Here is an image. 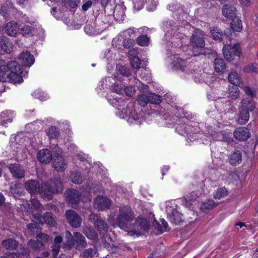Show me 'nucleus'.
<instances>
[{
  "label": "nucleus",
  "mask_w": 258,
  "mask_h": 258,
  "mask_svg": "<svg viewBox=\"0 0 258 258\" xmlns=\"http://www.w3.org/2000/svg\"><path fill=\"white\" fill-rule=\"evenodd\" d=\"M26 189L31 194L40 193L43 199L51 200L55 193L61 192L63 190L60 179L57 178L50 183L42 182L41 185L35 180H29L25 183Z\"/></svg>",
  "instance_id": "1"
},
{
  "label": "nucleus",
  "mask_w": 258,
  "mask_h": 258,
  "mask_svg": "<svg viewBox=\"0 0 258 258\" xmlns=\"http://www.w3.org/2000/svg\"><path fill=\"white\" fill-rule=\"evenodd\" d=\"M204 33L203 31L196 29L190 39V44L192 46L194 55L205 54L210 52V50L204 47Z\"/></svg>",
  "instance_id": "2"
},
{
  "label": "nucleus",
  "mask_w": 258,
  "mask_h": 258,
  "mask_svg": "<svg viewBox=\"0 0 258 258\" xmlns=\"http://www.w3.org/2000/svg\"><path fill=\"white\" fill-rule=\"evenodd\" d=\"M66 243L64 248L69 250L75 246L76 249L81 250L87 245V241L85 237L79 232H74L73 236L71 232H66Z\"/></svg>",
  "instance_id": "3"
},
{
  "label": "nucleus",
  "mask_w": 258,
  "mask_h": 258,
  "mask_svg": "<svg viewBox=\"0 0 258 258\" xmlns=\"http://www.w3.org/2000/svg\"><path fill=\"white\" fill-rule=\"evenodd\" d=\"M134 219V213L131 208L128 206H122L119 209L116 224L120 229L127 232L130 228V223Z\"/></svg>",
  "instance_id": "4"
},
{
  "label": "nucleus",
  "mask_w": 258,
  "mask_h": 258,
  "mask_svg": "<svg viewBox=\"0 0 258 258\" xmlns=\"http://www.w3.org/2000/svg\"><path fill=\"white\" fill-rule=\"evenodd\" d=\"M244 91L248 96V100H243V108H244L243 109V124L245 123L249 119V111H252L255 108L252 98L255 94V90L247 86L244 87Z\"/></svg>",
  "instance_id": "5"
},
{
  "label": "nucleus",
  "mask_w": 258,
  "mask_h": 258,
  "mask_svg": "<svg viewBox=\"0 0 258 258\" xmlns=\"http://www.w3.org/2000/svg\"><path fill=\"white\" fill-rule=\"evenodd\" d=\"M8 69H10L8 75L9 81H13L15 83H20L23 82V79L19 74L21 72V67L16 61H9Z\"/></svg>",
  "instance_id": "6"
},
{
  "label": "nucleus",
  "mask_w": 258,
  "mask_h": 258,
  "mask_svg": "<svg viewBox=\"0 0 258 258\" xmlns=\"http://www.w3.org/2000/svg\"><path fill=\"white\" fill-rule=\"evenodd\" d=\"M53 153V166L58 171H63L67 168V163L61 155L62 151L58 147H55L52 150Z\"/></svg>",
  "instance_id": "7"
},
{
  "label": "nucleus",
  "mask_w": 258,
  "mask_h": 258,
  "mask_svg": "<svg viewBox=\"0 0 258 258\" xmlns=\"http://www.w3.org/2000/svg\"><path fill=\"white\" fill-rule=\"evenodd\" d=\"M30 218L37 223H46L52 227L55 226L56 224L55 218L51 213L46 212L42 216L40 214H33Z\"/></svg>",
  "instance_id": "8"
},
{
  "label": "nucleus",
  "mask_w": 258,
  "mask_h": 258,
  "mask_svg": "<svg viewBox=\"0 0 258 258\" xmlns=\"http://www.w3.org/2000/svg\"><path fill=\"white\" fill-rule=\"evenodd\" d=\"M136 229L135 230H128L127 234L133 236L135 235L138 237L143 234V232L148 230L149 224L147 220L143 218L138 217L136 220Z\"/></svg>",
  "instance_id": "9"
},
{
  "label": "nucleus",
  "mask_w": 258,
  "mask_h": 258,
  "mask_svg": "<svg viewBox=\"0 0 258 258\" xmlns=\"http://www.w3.org/2000/svg\"><path fill=\"white\" fill-rule=\"evenodd\" d=\"M223 52L224 57L228 61H232L235 56L240 57L241 53L240 45L235 44L232 47L229 46H224L223 48Z\"/></svg>",
  "instance_id": "10"
},
{
  "label": "nucleus",
  "mask_w": 258,
  "mask_h": 258,
  "mask_svg": "<svg viewBox=\"0 0 258 258\" xmlns=\"http://www.w3.org/2000/svg\"><path fill=\"white\" fill-rule=\"evenodd\" d=\"M66 217L69 223L74 228L79 227L81 224L82 219L78 214L72 210L66 212Z\"/></svg>",
  "instance_id": "11"
},
{
  "label": "nucleus",
  "mask_w": 258,
  "mask_h": 258,
  "mask_svg": "<svg viewBox=\"0 0 258 258\" xmlns=\"http://www.w3.org/2000/svg\"><path fill=\"white\" fill-rule=\"evenodd\" d=\"M166 211L169 220L173 224L178 225L182 222V215L176 210L169 207L166 208Z\"/></svg>",
  "instance_id": "12"
},
{
  "label": "nucleus",
  "mask_w": 258,
  "mask_h": 258,
  "mask_svg": "<svg viewBox=\"0 0 258 258\" xmlns=\"http://www.w3.org/2000/svg\"><path fill=\"white\" fill-rule=\"evenodd\" d=\"M111 205V201L106 197L98 196L94 200V207L99 210H103L109 208Z\"/></svg>",
  "instance_id": "13"
},
{
  "label": "nucleus",
  "mask_w": 258,
  "mask_h": 258,
  "mask_svg": "<svg viewBox=\"0 0 258 258\" xmlns=\"http://www.w3.org/2000/svg\"><path fill=\"white\" fill-rule=\"evenodd\" d=\"M222 14L225 18L231 20L236 17V10L231 4H226L222 7Z\"/></svg>",
  "instance_id": "14"
},
{
  "label": "nucleus",
  "mask_w": 258,
  "mask_h": 258,
  "mask_svg": "<svg viewBox=\"0 0 258 258\" xmlns=\"http://www.w3.org/2000/svg\"><path fill=\"white\" fill-rule=\"evenodd\" d=\"M9 170L13 177L16 178H24L25 171L23 166L18 164H11L9 166Z\"/></svg>",
  "instance_id": "15"
},
{
  "label": "nucleus",
  "mask_w": 258,
  "mask_h": 258,
  "mask_svg": "<svg viewBox=\"0 0 258 258\" xmlns=\"http://www.w3.org/2000/svg\"><path fill=\"white\" fill-rule=\"evenodd\" d=\"M20 62L25 67H30L34 62V57L28 51L22 52L19 56Z\"/></svg>",
  "instance_id": "16"
},
{
  "label": "nucleus",
  "mask_w": 258,
  "mask_h": 258,
  "mask_svg": "<svg viewBox=\"0 0 258 258\" xmlns=\"http://www.w3.org/2000/svg\"><path fill=\"white\" fill-rule=\"evenodd\" d=\"M80 194L79 191L70 189L67 191L66 192V199L69 203L71 204L72 206L74 205H76L80 200Z\"/></svg>",
  "instance_id": "17"
},
{
  "label": "nucleus",
  "mask_w": 258,
  "mask_h": 258,
  "mask_svg": "<svg viewBox=\"0 0 258 258\" xmlns=\"http://www.w3.org/2000/svg\"><path fill=\"white\" fill-rule=\"evenodd\" d=\"M257 139L255 137L250 138V139L245 142L243 147L244 149V153L248 157H251L253 151L256 146Z\"/></svg>",
  "instance_id": "18"
},
{
  "label": "nucleus",
  "mask_w": 258,
  "mask_h": 258,
  "mask_svg": "<svg viewBox=\"0 0 258 258\" xmlns=\"http://www.w3.org/2000/svg\"><path fill=\"white\" fill-rule=\"evenodd\" d=\"M10 69H8V62L0 58V81L9 82L8 75Z\"/></svg>",
  "instance_id": "19"
},
{
  "label": "nucleus",
  "mask_w": 258,
  "mask_h": 258,
  "mask_svg": "<svg viewBox=\"0 0 258 258\" xmlns=\"http://www.w3.org/2000/svg\"><path fill=\"white\" fill-rule=\"evenodd\" d=\"M39 161L43 163H49L52 159V155L50 151L47 149L41 150L37 154Z\"/></svg>",
  "instance_id": "20"
},
{
  "label": "nucleus",
  "mask_w": 258,
  "mask_h": 258,
  "mask_svg": "<svg viewBox=\"0 0 258 258\" xmlns=\"http://www.w3.org/2000/svg\"><path fill=\"white\" fill-rule=\"evenodd\" d=\"M13 112L10 110H5L0 113V126L6 127L13 120Z\"/></svg>",
  "instance_id": "21"
},
{
  "label": "nucleus",
  "mask_w": 258,
  "mask_h": 258,
  "mask_svg": "<svg viewBox=\"0 0 258 258\" xmlns=\"http://www.w3.org/2000/svg\"><path fill=\"white\" fill-rule=\"evenodd\" d=\"M174 63L177 68L180 69L183 72L192 73V71L190 70L192 65L190 64L187 61L177 58V62H176L175 60H174Z\"/></svg>",
  "instance_id": "22"
},
{
  "label": "nucleus",
  "mask_w": 258,
  "mask_h": 258,
  "mask_svg": "<svg viewBox=\"0 0 258 258\" xmlns=\"http://www.w3.org/2000/svg\"><path fill=\"white\" fill-rule=\"evenodd\" d=\"M6 33L9 36H16L18 34L19 26L17 23L14 21L8 22L5 26Z\"/></svg>",
  "instance_id": "23"
},
{
  "label": "nucleus",
  "mask_w": 258,
  "mask_h": 258,
  "mask_svg": "<svg viewBox=\"0 0 258 258\" xmlns=\"http://www.w3.org/2000/svg\"><path fill=\"white\" fill-rule=\"evenodd\" d=\"M94 226L101 234H104L108 231L107 223L101 218L95 223Z\"/></svg>",
  "instance_id": "24"
},
{
  "label": "nucleus",
  "mask_w": 258,
  "mask_h": 258,
  "mask_svg": "<svg viewBox=\"0 0 258 258\" xmlns=\"http://www.w3.org/2000/svg\"><path fill=\"white\" fill-rule=\"evenodd\" d=\"M2 244L6 249L9 250L15 249L18 246L17 241L12 238H8L3 240Z\"/></svg>",
  "instance_id": "25"
},
{
  "label": "nucleus",
  "mask_w": 258,
  "mask_h": 258,
  "mask_svg": "<svg viewBox=\"0 0 258 258\" xmlns=\"http://www.w3.org/2000/svg\"><path fill=\"white\" fill-rule=\"evenodd\" d=\"M214 64L215 71L218 73L223 72L226 68L224 60L222 58H216Z\"/></svg>",
  "instance_id": "26"
},
{
  "label": "nucleus",
  "mask_w": 258,
  "mask_h": 258,
  "mask_svg": "<svg viewBox=\"0 0 258 258\" xmlns=\"http://www.w3.org/2000/svg\"><path fill=\"white\" fill-rule=\"evenodd\" d=\"M83 233L89 239L95 240L97 238V233L95 230L91 227H86L83 229Z\"/></svg>",
  "instance_id": "27"
},
{
  "label": "nucleus",
  "mask_w": 258,
  "mask_h": 258,
  "mask_svg": "<svg viewBox=\"0 0 258 258\" xmlns=\"http://www.w3.org/2000/svg\"><path fill=\"white\" fill-rule=\"evenodd\" d=\"M13 8V3L11 0H8L5 5L2 6L0 10V14L5 18L8 17V12Z\"/></svg>",
  "instance_id": "28"
},
{
  "label": "nucleus",
  "mask_w": 258,
  "mask_h": 258,
  "mask_svg": "<svg viewBox=\"0 0 258 258\" xmlns=\"http://www.w3.org/2000/svg\"><path fill=\"white\" fill-rule=\"evenodd\" d=\"M228 80L236 86H239L241 84L240 77L236 72H232L229 75Z\"/></svg>",
  "instance_id": "29"
},
{
  "label": "nucleus",
  "mask_w": 258,
  "mask_h": 258,
  "mask_svg": "<svg viewBox=\"0 0 258 258\" xmlns=\"http://www.w3.org/2000/svg\"><path fill=\"white\" fill-rule=\"evenodd\" d=\"M0 46L2 49L4 50L7 53H10L11 51V43L8 41L4 37H0Z\"/></svg>",
  "instance_id": "30"
},
{
  "label": "nucleus",
  "mask_w": 258,
  "mask_h": 258,
  "mask_svg": "<svg viewBox=\"0 0 258 258\" xmlns=\"http://www.w3.org/2000/svg\"><path fill=\"white\" fill-rule=\"evenodd\" d=\"M102 241L104 244V246L108 250L112 248L114 246V242L111 238V237L108 235L103 234L102 238Z\"/></svg>",
  "instance_id": "31"
},
{
  "label": "nucleus",
  "mask_w": 258,
  "mask_h": 258,
  "mask_svg": "<svg viewBox=\"0 0 258 258\" xmlns=\"http://www.w3.org/2000/svg\"><path fill=\"white\" fill-rule=\"evenodd\" d=\"M231 27L235 31L240 32L242 30L241 21L238 17H236L232 20Z\"/></svg>",
  "instance_id": "32"
},
{
  "label": "nucleus",
  "mask_w": 258,
  "mask_h": 258,
  "mask_svg": "<svg viewBox=\"0 0 258 258\" xmlns=\"http://www.w3.org/2000/svg\"><path fill=\"white\" fill-rule=\"evenodd\" d=\"M97 253L96 248H89L84 250L80 254L82 258H92Z\"/></svg>",
  "instance_id": "33"
},
{
  "label": "nucleus",
  "mask_w": 258,
  "mask_h": 258,
  "mask_svg": "<svg viewBox=\"0 0 258 258\" xmlns=\"http://www.w3.org/2000/svg\"><path fill=\"white\" fill-rule=\"evenodd\" d=\"M241 160V156L240 151L234 152L229 158L230 163L232 165L239 164Z\"/></svg>",
  "instance_id": "34"
},
{
  "label": "nucleus",
  "mask_w": 258,
  "mask_h": 258,
  "mask_svg": "<svg viewBox=\"0 0 258 258\" xmlns=\"http://www.w3.org/2000/svg\"><path fill=\"white\" fill-rule=\"evenodd\" d=\"M71 177L72 182L76 184H81L85 179V177L79 172H73Z\"/></svg>",
  "instance_id": "35"
},
{
  "label": "nucleus",
  "mask_w": 258,
  "mask_h": 258,
  "mask_svg": "<svg viewBox=\"0 0 258 258\" xmlns=\"http://www.w3.org/2000/svg\"><path fill=\"white\" fill-rule=\"evenodd\" d=\"M211 32L214 40L216 41L222 40L224 36V34L221 30L218 29L217 28H214L212 30H211Z\"/></svg>",
  "instance_id": "36"
},
{
  "label": "nucleus",
  "mask_w": 258,
  "mask_h": 258,
  "mask_svg": "<svg viewBox=\"0 0 258 258\" xmlns=\"http://www.w3.org/2000/svg\"><path fill=\"white\" fill-rule=\"evenodd\" d=\"M23 191L21 184L16 183L11 186L10 192L14 195H21L23 193Z\"/></svg>",
  "instance_id": "37"
},
{
  "label": "nucleus",
  "mask_w": 258,
  "mask_h": 258,
  "mask_svg": "<svg viewBox=\"0 0 258 258\" xmlns=\"http://www.w3.org/2000/svg\"><path fill=\"white\" fill-rule=\"evenodd\" d=\"M20 33L24 36H29L32 35L34 29L32 26L29 25H24L20 29Z\"/></svg>",
  "instance_id": "38"
},
{
  "label": "nucleus",
  "mask_w": 258,
  "mask_h": 258,
  "mask_svg": "<svg viewBox=\"0 0 258 258\" xmlns=\"http://www.w3.org/2000/svg\"><path fill=\"white\" fill-rule=\"evenodd\" d=\"M228 194V191L225 187L218 188L214 193V198L216 199H220L224 198Z\"/></svg>",
  "instance_id": "39"
},
{
  "label": "nucleus",
  "mask_w": 258,
  "mask_h": 258,
  "mask_svg": "<svg viewBox=\"0 0 258 258\" xmlns=\"http://www.w3.org/2000/svg\"><path fill=\"white\" fill-rule=\"evenodd\" d=\"M218 203H215L213 200H208L205 201L201 206L203 210H210L216 207Z\"/></svg>",
  "instance_id": "40"
},
{
  "label": "nucleus",
  "mask_w": 258,
  "mask_h": 258,
  "mask_svg": "<svg viewBox=\"0 0 258 258\" xmlns=\"http://www.w3.org/2000/svg\"><path fill=\"white\" fill-rule=\"evenodd\" d=\"M243 71L246 73H256L257 72V64L256 63L249 64L244 67Z\"/></svg>",
  "instance_id": "41"
},
{
  "label": "nucleus",
  "mask_w": 258,
  "mask_h": 258,
  "mask_svg": "<svg viewBox=\"0 0 258 258\" xmlns=\"http://www.w3.org/2000/svg\"><path fill=\"white\" fill-rule=\"evenodd\" d=\"M197 197L198 196L195 192H191L189 196L186 195L184 198L186 206L189 207V205H192V202H194Z\"/></svg>",
  "instance_id": "42"
},
{
  "label": "nucleus",
  "mask_w": 258,
  "mask_h": 258,
  "mask_svg": "<svg viewBox=\"0 0 258 258\" xmlns=\"http://www.w3.org/2000/svg\"><path fill=\"white\" fill-rule=\"evenodd\" d=\"M137 100L140 105L145 106L149 102V97L145 94H142L138 95Z\"/></svg>",
  "instance_id": "43"
},
{
  "label": "nucleus",
  "mask_w": 258,
  "mask_h": 258,
  "mask_svg": "<svg viewBox=\"0 0 258 258\" xmlns=\"http://www.w3.org/2000/svg\"><path fill=\"white\" fill-rule=\"evenodd\" d=\"M137 42L140 46H147L149 43V38L146 35H141L138 37Z\"/></svg>",
  "instance_id": "44"
},
{
  "label": "nucleus",
  "mask_w": 258,
  "mask_h": 258,
  "mask_svg": "<svg viewBox=\"0 0 258 258\" xmlns=\"http://www.w3.org/2000/svg\"><path fill=\"white\" fill-rule=\"evenodd\" d=\"M149 97V102L154 104H159L161 102V97L155 93H150Z\"/></svg>",
  "instance_id": "45"
},
{
  "label": "nucleus",
  "mask_w": 258,
  "mask_h": 258,
  "mask_svg": "<svg viewBox=\"0 0 258 258\" xmlns=\"http://www.w3.org/2000/svg\"><path fill=\"white\" fill-rule=\"evenodd\" d=\"M47 134L50 138L53 139L58 136L59 132L55 126H51L48 129Z\"/></svg>",
  "instance_id": "46"
},
{
  "label": "nucleus",
  "mask_w": 258,
  "mask_h": 258,
  "mask_svg": "<svg viewBox=\"0 0 258 258\" xmlns=\"http://www.w3.org/2000/svg\"><path fill=\"white\" fill-rule=\"evenodd\" d=\"M130 62L134 69H139L141 64V61L138 57H131Z\"/></svg>",
  "instance_id": "47"
},
{
  "label": "nucleus",
  "mask_w": 258,
  "mask_h": 258,
  "mask_svg": "<svg viewBox=\"0 0 258 258\" xmlns=\"http://www.w3.org/2000/svg\"><path fill=\"white\" fill-rule=\"evenodd\" d=\"M33 95L35 97L38 98L39 100L41 101L46 100L47 98V95L46 94L39 90L36 91L34 92H33Z\"/></svg>",
  "instance_id": "48"
},
{
  "label": "nucleus",
  "mask_w": 258,
  "mask_h": 258,
  "mask_svg": "<svg viewBox=\"0 0 258 258\" xmlns=\"http://www.w3.org/2000/svg\"><path fill=\"white\" fill-rule=\"evenodd\" d=\"M31 203L32 204V207L38 211H41L43 209L42 205L35 199H31Z\"/></svg>",
  "instance_id": "49"
},
{
  "label": "nucleus",
  "mask_w": 258,
  "mask_h": 258,
  "mask_svg": "<svg viewBox=\"0 0 258 258\" xmlns=\"http://www.w3.org/2000/svg\"><path fill=\"white\" fill-rule=\"evenodd\" d=\"M121 35L125 37V38H133L134 37V30L132 29H128L127 30L122 32Z\"/></svg>",
  "instance_id": "50"
},
{
  "label": "nucleus",
  "mask_w": 258,
  "mask_h": 258,
  "mask_svg": "<svg viewBox=\"0 0 258 258\" xmlns=\"http://www.w3.org/2000/svg\"><path fill=\"white\" fill-rule=\"evenodd\" d=\"M134 43V40L133 38H126L123 41V44L124 47L130 48L132 47Z\"/></svg>",
  "instance_id": "51"
},
{
  "label": "nucleus",
  "mask_w": 258,
  "mask_h": 258,
  "mask_svg": "<svg viewBox=\"0 0 258 258\" xmlns=\"http://www.w3.org/2000/svg\"><path fill=\"white\" fill-rule=\"evenodd\" d=\"M240 91L237 87H234L230 91L229 95L232 99H236L239 95Z\"/></svg>",
  "instance_id": "52"
},
{
  "label": "nucleus",
  "mask_w": 258,
  "mask_h": 258,
  "mask_svg": "<svg viewBox=\"0 0 258 258\" xmlns=\"http://www.w3.org/2000/svg\"><path fill=\"white\" fill-rule=\"evenodd\" d=\"M234 138L238 141L242 140V129L240 127L237 128L234 132Z\"/></svg>",
  "instance_id": "53"
},
{
  "label": "nucleus",
  "mask_w": 258,
  "mask_h": 258,
  "mask_svg": "<svg viewBox=\"0 0 258 258\" xmlns=\"http://www.w3.org/2000/svg\"><path fill=\"white\" fill-rule=\"evenodd\" d=\"M119 71L120 73L124 76L129 77V76L131 75L129 70L124 66L120 67L119 68Z\"/></svg>",
  "instance_id": "54"
},
{
  "label": "nucleus",
  "mask_w": 258,
  "mask_h": 258,
  "mask_svg": "<svg viewBox=\"0 0 258 258\" xmlns=\"http://www.w3.org/2000/svg\"><path fill=\"white\" fill-rule=\"evenodd\" d=\"M81 0H68L69 6L72 8H75L78 6Z\"/></svg>",
  "instance_id": "55"
},
{
  "label": "nucleus",
  "mask_w": 258,
  "mask_h": 258,
  "mask_svg": "<svg viewBox=\"0 0 258 258\" xmlns=\"http://www.w3.org/2000/svg\"><path fill=\"white\" fill-rule=\"evenodd\" d=\"M84 30L87 34L89 35H93L95 34L93 27L89 24H87L85 26Z\"/></svg>",
  "instance_id": "56"
},
{
  "label": "nucleus",
  "mask_w": 258,
  "mask_h": 258,
  "mask_svg": "<svg viewBox=\"0 0 258 258\" xmlns=\"http://www.w3.org/2000/svg\"><path fill=\"white\" fill-rule=\"evenodd\" d=\"M29 245L30 246H34L35 248H41L43 246L42 243L39 242V241L35 242L32 240L29 241Z\"/></svg>",
  "instance_id": "57"
},
{
  "label": "nucleus",
  "mask_w": 258,
  "mask_h": 258,
  "mask_svg": "<svg viewBox=\"0 0 258 258\" xmlns=\"http://www.w3.org/2000/svg\"><path fill=\"white\" fill-rule=\"evenodd\" d=\"M250 133L247 128L243 127V141H246L250 138Z\"/></svg>",
  "instance_id": "58"
},
{
  "label": "nucleus",
  "mask_w": 258,
  "mask_h": 258,
  "mask_svg": "<svg viewBox=\"0 0 258 258\" xmlns=\"http://www.w3.org/2000/svg\"><path fill=\"white\" fill-rule=\"evenodd\" d=\"M52 255L53 257H56L59 251L60 245L58 244L54 243L52 246Z\"/></svg>",
  "instance_id": "59"
},
{
  "label": "nucleus",
  "mask_w": 258,
  "mask_h": 258,
  "mask_svg": "<svg viewBox=\"0 0 258 258\" xmlns=\"http://www.w3.org/2000/svg\"><path fill=\"white\" fill-rule=\"evenodd\" d=\"M124 92L128 96H132L134 94V89L132 86L126 87L124 88Z\"/></svg>",
  "instance_id": "60"
},
{
  "label": "nucleus",
  "mask_w": 258,
  "mask_h": 258,
  "mask_svg": "<svg viewBox=\"0 0 258 258\" xmlns=\"http://www.w3.org/2000/svg\"><path fill=\"white\" fill-rule=\"evenodd\" d=\"M100 219H101V217L96 214H91L89 215V220L91 222H93L94 225H95V223L96 222L99 221V220H100Z\"/></svg>",
  "instance_id": "61"
},
{
  "label": "nucleus",
  "mask_w": 258,
  "mask_h": 258,
  "mask_svg": "<svg viewBox=\"0 0 258 258\" xmlns=\"http://www.w3.org/2000/svg\"><path fill=\"white\" fill-rule=\"evenodd\" d=\"M138 50L137 48H132L128 52V55L130 59L131 57H137Z\"/></svg>",
  "instance_id": "62"
},
{
  "label": "nucleus",
  "mask_w": 258,
  "mask_h": 258,
  "mask_svg": "<svg viewBox=\"0 0 258 258\" xmlns=\"http://www.w3.org/2000/svg\"><path fill=\"white\" fill-rule=\"evenodd\" d=\"M112 90L113 92L117 94H120L122 91V87L118 84H115L113 86Z\"/></svg>",
  "instance_id": "63"
},
{
  "label": "nucleus",
  "mask_w": 258,
  "mask_h": 258,
  "mask_svg": "<svg viewBox=\"0 0 258 258\" xmlns=\"http://www.w3.org/2000/svg\"><path fill=\"white\" fill-rule=\"evenodd\" d=\"M92 2L88 1L82 5V10L84 11H87L92 6Z\"/></svg>",
  "instance_id": "64"
}]
</instances>
